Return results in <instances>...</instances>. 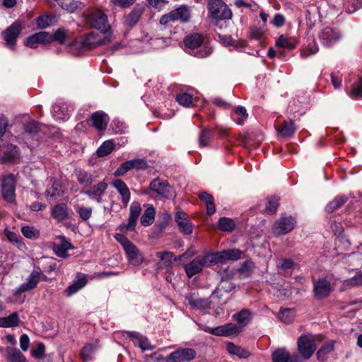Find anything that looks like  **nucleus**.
Returning a JSON list of instances; mask_svg holds the SVG:
<instances>
[{
    "label": "nucleus",
    "mask_w": 362,
    "mask_h": 362,
    "mask_svg": "<svg viewBox=\"0 0 362 362\" xmlns=\"http://www.w3.org/2000/svg\"><path fill=\"white\" fill-rule=\"evenodd\" d=\"M134 204L135 203L132 202L131 205V214L128 223L121 224L119 226L121 233H116L115 235V238L122 245L129 262L133 265H134L136 262V247L123 233H126L128 231H133L136 228V206Z\"/></svg>",
    "instance_id": "1"
},
{
    "label": "nucleus",
    "mask_w": 362,
    "mask_h": 362,
    "mask_svg": "<svg viewBox=\"0 0 362 362\" xmlns=\"http://www.w3.org/2000/svg\"><path fill=\"white\" fill-rule=\"evenodd\" d=\"M184 43L185 52L198 58L206 57L213 52L211 46L203 44V38L199 33L187 36Z\"/></svg>",
    "instance_id": "2"
},
{
    "label": "nucleus",
    "mask_w": 362,
    "mask_h": 362,
    "mask_svg": "<svg viewBox=\"0 0 362 362\" xmlns=\"http://www.w3.org/2000/svg\"><path fill=\"white\" fill-rule=\"evenodd\" d=\"M209 16L216 20H228L232 11L222 0H210L208 3Z\"/></svg>",
    "instance_id": "3"
},
{
    "label": "nucleus",
    "mask_w": 362,
    "mask_h": 362,
    "mask_svg": "<svg viewBox=\"0 0 362 362\" xmlns=\"http://www.w3.org/2000/svg\"><path fill=\"white\" fill-rule=\"evenodd\" d=\"M86 22L92 28L106 33L110 30L107 15L100 9H95L86 17Z\"/></svg>",
    "instance_id": "4"
},
{
    "label": "nucleus",
    "mask_w": 362,
    "mask_h": 362,
    "mask_svg": "<svg viewBox=\"0 0 362 362\" xmlns=\"http://www.w3.org/2000/svg\"><path fill=\"white\" fill-rule=\"evenodd\" d=\"M190 18L191 13L189 7L186 5H182L171 11L169 13L162 16L160 19V23L161 25H168L175 21L187 23L189 21Z\"/></svg>",
    "instance_id": "5"
},
{
    "label": "nucleus",
    "mask_w": 362,
    "mask_h": 362,
    "mask_svg": "<svg viewBox=\"0 0 362 362\" xmlns=\"http://www.w3.org/2000/svg\"><path fill=\"white\" fill-rule=\"evenodd\" d=\"M24 28L23 21L17 20L8 26L3 33L2 37L6 46L13 50L16 47V40Z\"/></svg>",
    "instance_id": "6"
},
{
    "label": "nucleus",
    "mask_w": 362,
    "mask_h": 362,
    "mask_svg": "<svg viewBox=\"0 0 362 362\" xmlns=\"http://www.w3.org/2000/svg\"><path fill=\"white\" fill-rule=\"evenodd\" d=\"M315 337L310 334L301 335L298 340V350L303 361L308 359L316 350Z\"/></svg>",
    "instance_id": "7"
},
{
    "label": "nucleus",
    "mask_w": 362,
    "mask_h": 362,
    "mask_svg": "<svg viewBox=\"0 0 362 362\" xmlns=\"http://www.w3.org/2000/svg\"><path fill=\"white\" fill-rule=\"evenodd\" d=\"M209 253L202 257H196L185 266L187 276L192 278L195 274L201 272L204 267H210L214 264L212 259L209 257Z\"/></svg>",
    "instance_id": "8"
},
{
    "label": "nucleus",
    "mask_w": 362,
    "mask_h": 362,
    "mask_svg": "<svg viewBox=\"0 0 362 362\" xmlns=\"http://www.w3.org/2000/svg\"><path fill=\"white\" fill-rule=\"evenodd\" d=\"M243 251L239 249H228L209 253L214 264H223L227 261H236L241 258Z\"/></svg>",
    "instance_id": "9"
},
{
    "label": "nucleus",
    "mask_w": 362,
    "mask_h": 362,
    "mask_svg": "<svg viewBox=\"0 0 362 362\" xmlns=\"http://www.w3.org/2000/svg\"><path fill=\"white\" fill-rule=\"evenodd\" d=\"M150 188L165 199H174L176 196L174 188L166 180L159 178L154 179L150 183Z\"/></svg>",
    "instance_id": "10"
},
{
    "label": "nucleus",
    "mask_w": 362,
    "mask_h": 362,
    "mask_svg": "<svg viewBox=\"0 0 362 362\" xmlns=\"http://www.w3.org/2000/svg\"><path fill=\"white\" fill-rule=\"evenodd\" d=\"M320 42L325 47H332L341 37L340 32L335 28L327 26L318 35Z\"/></svg>",
    "instance_id": "11"
},
{
    "label": "nucleus",
    "mask_w": 362,
    "mask_h": 362,
    "mask_svg": "<svg viewBox=\"0 0 362 362\" xmlns=\"http://www.w3.org/2000/svg\"><path fill=\"white\" fill-rule=\"evenodd\" d=\"M204 331L215 336L223 337L237 336L242 332L240 327L231 322L214 328L207 327Z\"/></svg>",
    "instance_id": "12"
},
{
    "label": "nucleus",
    "mask_w": 362,
    "mask_h": 362,
    "mask_svg": "<svg viewBox=\"0 0 362 362\" xmlns=\"http://www.w3.org/2000/svg\"><path fill=\"white\" fill-rule=\"evenodd\" d=\"M109 38L105 37H102L100 35L91 32L88 33L81 43L74 42L70 45V47H85L87 49H92L95 47L105 44L108 42Z\"/></svg>",
    "instance_id": "13"
},
{
    "label": "nucleus",
    "mask_w": 362,
    "mask_h": 362,
    "mask_svg": "<svg viewBox=\"0 0 362 362\" xmlns=\"http://www.w3.org/2000/svg\"><path fill=\"white\" fill-rule=\"evenodd\" d=\"M1 191L3 198L8 202L12 203L16 199V179L11 174L6 175L2 179Z\"/></svg>",
    "instance_id": "14"
},
{
    "label": "nucleus",
    "mask_w": 362,
    "mask_h": 362,
    "mask_svg": "<svg viewBox=\"0 0 362 362\" xmlns=\"http://www.w3.org/2000/svg\"><path fill=\"white\" fill-rule=\"evenodd\" d=\"M296 223L293 216H282L274 223L273 232L277 235L287 234L294 228Z\"/></svg>",
    "instance_id": "15"
},
{
    "label": "nucleus",
    "mask_w": 362,
    "mask_h": 362,
    "mask_svg": "<svg viewBox=\"0 0 362 362\" xmlns=\"http://www.w3.org/2000/svg\"><path fill=\"white\" fill-rule=\"evenodd\" d=\"M196 355L197 353L193 349H180L169 354L165 358V362H189Z\"/></svg>",
    "instance_id": "16"
},
{
    "label": "nucleus",
    "mask_w": 362,
    "mask_h": 362,
    "mask_svg": "<svg viewBox=\"0 0 362 362\" xmlns=\"http://www.w3.org/2000/svg\"><path fill=\"white\" fill-rule=\"evenodd\" d=\"M142 36L137 39L139 42L144 43L141 47V52L148 51L151 49H158L165 47L167 45V40L164 37H149L148 33L141 32Z\"/></svg>",
    "instance_id": "17"
},
{
    "label": "nucleus",
    "mask_w": 362,
    "mask_h": 362,
    "mask_svg": "<svg viewBox=\"0 0 362 362\" xmlns=\"http://www.w3.org/2000/svg\"><path fill=\"white\" fill-rule=\"evenodd\" d=\"M52 42L51 34L48 32L40 31L26 38L25 45L30 48H36L38 44H49Z\"/></svg>",
    "instance_id": "18"
},
{
    "label": "nucleus",
    "mask_w": 362,
    "mask_h": 362,
    "mask_svg": "<svg viewBox=\"0 0 362 362\" xmlns=\"http://www.w3.org/2000/svg\"><path fill=\"white\" fill-rule=\"evenodd\" d=\"M272 356L273 362H303V358L299 354H291L284 348L275 350Z\"/></svg>",
    "instance_id": "19"
},
{
    "label": "nucleus",
    "mask_w": 362,
    "mask_h": 362,
    "mask_svg": "<svg viewBox=\"0 0 362 362\" xmlns=\"http://www.w3.org/2000/svg\"><path fill=\"white\" fill-rule=\"evenodd\" d=\"M332 291L330 282L325 279H320L313 282L314 296L317 299L327 297Z\"/></svg>",
    "instance_id": "20"
},
{
    "label": "nucleus",
    "mask_w": 362,
    "mask_h": 362,
    "mask_svg": "<svg viewBox=\"0 0 362 362\" xmlns=\"http://www.w3.org/2000/svg\"><path fill=\"white\" fill-rule=\"evenodd\" d=\"M40 275L38 273V270H33L26 279L25 282L16 288V293L21 294L35 288L40 282Z\"/></svg>",
    "instance_id": "21"
},
{
    "label": "nucleus",
    "mask_w": 362,
    "mask_h": 362,
    "mask_svg": "<svg viewBox=\"0 0 362 362\" xmlns=\"http://www.w3.org/2000/svg\"><path fill=\"white\" fill-rule=\"evenodd\" d=\"M109 121L108 115L103 111H97L93 113L90 118V124L100 132L106 129Z\"/></svg>",
    "instance_id": "22"
},
{
    "label": "nucleus",
    "mask_w": 362,
    "mask_h": 362,
    "mask_svg": "<svg viewBox=\"0 0 362 362\" xmlns=\"http://www.w3.org/2000/svg\"><path fill=\"white\" fill-rule=\"evenodd\" d=\"M107 187L108 185L105 182L102 181L90 187L89 189L82 192V193L86 194L90 199L96 201L98 203H100Z\"/></svg>",
    "instance_id": "23"
},
{
    "label": "nucleus",
    "mask_w": 362,
    "mask_h": 362,
    "mask_svg": "<svg viewBox=\"0 0 362 362\" xmlns=\"http://www.w3.org/2000/svg\"><path fill=\"white\" fill-rule=\"evenodd\" d=\"M175 218L180 232L185 235H189L192 233L193 226L189 221L187 214L178 211L175 214Z\"/></svg>",
    "instance_id": "24"
},
{
    "label": "nucleus",
    "mask_w": 362,
    "mask_h": 362,
    "mask_svg": "<svg viewBox=\"0 0 362 362\" xmlns=\"http://www.w3.org/2000/svg\"><path fill=\"white\" fill-rule=\"evenodd\" d=\"M252 315V313L249 309L244 308L233 314L232 317L237 322L238 327H240L243 330V328L250 322Z\"/></svg>",
    "instance_id": "25"
},
{
    "label": "nucleus",
    "mask_w": 362,
    "mask_h": 362,
    "mask_svg": "<svg viewBox=\"0 0 362 362\" xmlns=\"http://www.w3.org/2000/svg\"><path fill=\"white\" fill-rule=\"evenodd\" d=\"M112 185L120 194L123 204L127 206L130 200V192L127 185L121 180H116L112 182Z\"/></svg>",
    "instance_id": "26"
},
{
    "label": "nucleus",
    "mask_w": 362,
    "mask_h": 362,
    "mask_svg": "<svg viewBox=\"0 0 362 362\" xmlns=\"http://www.w3.org/2000/svg\"><path fill=\"white\" fill-rule=\"evenodd\" d=\"M52 114L57 120H66L69 117V111L65 104H55L52 107Z\"/></svg>",
    "instance_id": "27"
},
{
    "label": "nucleus",
    "mask_w": 362,
    "mask_h": 362,
    "mask_svg": "<svg viewBox=\"0 0 362 362\" xmlns=\"http://www.w3.org/2000/svg\"><path fill=\"white\" fill-rule=\"evenodd\" d=\"M227 351L232 355H235L240 358H247L250 356V353L247 349L237 346L232 342L226 344Z\"/></svg>",
    "instance_id": "28"
},
{
    "label": "nucleus",
    "mask_w": 362,
    "mask_h": 362,
    "mask_svg": "<svg viewBox=\"0 0 362 362\" xmlns=\"http://www.w3.org/2000/svg\"><path fill=\"white\" fill-rule=\"evenodd\" d=\"M276 131L283 137L291 136L296 131V127L293 121L291 119L284 121L281 127L276 128Z\"/></svg>",
    "instance_id": "29"
},
{
    "label": "nucleus",
    "mask_w": 362,
    "mask_h": 362,
    "mask_svg": "<svg viewBox=\"0 0 362 362\" xmlns=\"http://www.w3.org/2000/svg\"><path fill=\"white\" fill-rule=\"evenodd\" d=\"M61 239L62 242L60 244L54 245V251L58 257L65 258L69 255L68 250L73 248V246L64 238H61Z\"/></svg>",
    "instance_id": "30"
},
{
    "label": "nucleus",
    "mask_w": 362,
    "mask_h": 362,
    "mask_svg": "<svg viewBox=\"0 0 362 362\" xmlns=\"http://www.w3.org/2000/svg\"><path fill=\"white\" fill-rule=\"evenodd\" d=\"M170 219L171 214L168 211H165L160 214V216L154 226L157 233H160L167 227Z\"/></svg>",
    "instance_id": "31"
},
{
    "label": "nucleus",
    "mask_w": 362,
    "mask_h": 362,
    "mask_svg": "<svg viewBox=\"0 0 362 362\" xmlns=\"http://www.w3.org/2000/svg\"><path fill=\"white\" fill-rule=\"evenodd\" d=\"M52 215L59 221H64L68 216L67 206L64 204L56 205L52 210Z\"/></svg>",
    "instance_id": "32"
},
{
    "label": "nucleus",
    "mask_w": 362,
    "mask_h": 362,
    "mask_svg": "<svg viewBox=\"0 0 362 362\" xmlns=\"http://www.w3.org/2000/svg\"><path fill=\"white\" fill-rule=\"evenodd\" d=\"M19 317L17 313H13L7 317L0 318V327H12L18 326Z\"/></svg>",
    "instance_id": "33"
},
{
    "label": "nucleus",
    "mask_w": 362,
    "mask_h": 362,
    "mask_svg": "<svg viewBox=\"0 0 362 362\" xmlns=\"http://www.w3.org/2000/svg\"><path fill=\"white\" fill-rule=\"evenodd\" d=\"M156 211L153 206H149L144 211V214L141 217V223L144 226L151 225L155 219Z\"/></svg>",
    "instance_id": "34"
},
{
    "label": "nucleus",
    "mask_w": 362,
    "mask_h": 362,
    "mask_svg": "<svg viewBox=\"0 0 362 362\" xmlns=\"http://www.w3.org/2000/svg\"><path fill=\"white\" fill-rule=\"evenodd\" d=\"M6 353L9 362H26L25 356L16 348L8 347Z\"/></svg>",
    "instance_id": "35"
},
{
    "label": "nucleus",
    "mask_w": 362,
    "mask_h": 362,
    "mask_svg": "<svg viewBox=\"0 0 362 362\" xmlns=\"http://www.w3.org/2000/svg\"><path fill=\"white\" fill-rule=\"evenodd\" d=\"M347 200L348 197L345 195L336 197L327 204L326 206V211L329 213H332L340 208Z\"/></svg>",
    "instance_id": "36"
},
{
    "label": "nucleus",
    "mask_w": 362,
    "mask_h": 362,
    "mask_svg": "<svg viewBox=\"0 0 362 362\" xmlns=\"http://www.w3.org/2000/svg\"><path fill=\"white\" fill-rule=\"evenodd\" d=\"M86 283L87 281L84 277L77 279L65 290L66 296H71L77 293L80 289L86 286Z\"/></svg>",
    "instance_id": "37"
},
{
    "label": "nucleus",
    "mask_w": 362,
    "mask_h": 362,
    "mask_svg": "<svg viewBox=\"0 0 362 362\" xmlns=\"http://www.w3.org/2000/svg\"><path fill=\"white\" fill-rule=\"evenodd\" d=\"M343 288H350L355 286H362V272L357 273L354 276L344 280L342 284Z\"/></svg>",
    "instance_id": "38"
},
{
    "label": "nucleus",
    "mask_w": 362,
    "mask_h": 362,
    "mask_svg": "<svg viewBox=\"0 0 362 362\" xmlns=\"http://www.w3.org/2000/svg\"><path fill=\"white\" fill-rule=\"evenodd\" d=\"M156 256L166 267L170 266L173 262L176 260L174 254L168 251L157 252Z\"/></svg>",
    "instance_id": "39"
},
{
    "label": "nucleus",
    "mask_w": 362,
    "mask_h": 362,
    "mask_svg": "<svg viewBox=\"0 0 362 362\" xmlns=\"http://www.w3.org/2000/svg\"><path fill=\"white\" fill-rule=\"evenodd\" d=\"M95 344H88L83 346L81 350V356L85 361H88L92 358L93 355L97 350Z\"/></svg>",
    "instance_id": "40"
},
{
    "label": "nucleus",
    "mask_w": 362,
    "mask_h": 362,
    "mask_svg": "<svg viewBox=\"0 0 362 362\" xmlns=\"http://www.w3.org/2000/svg\"><path fill=\"white\" fill-rule=\"evenodd\" d=\"M136 166V160L133 159L131 160L123 163L119 167L115 170L114 175L117 177L124 175L129 170L134 168Z\"/></svg>",
    "instance_id": "41"
},
{
    "label": "nucleus",
    "mask_w": 362,
    "mask_h": 362,
    "mask_svg": "<svg viewBox=\"0 0 362 362\" xmlns=\"http://www.w3.org/2000/svg\"><path fill=\"white\" fill-rule=\"evenodd\" d=\"M334 341H331L322 346L317 353L318 360L325 361L326 359L327 354L334 350Z\"/></svg>",
    "instance_id": "42"
},
{
    "label": "nucleus",
    "mask_w": 362,
    "mask_h": 362,
    "mask_svg": "<svg viewBox=\"0 0 362 362\" xmlns=\"http://www.w3.org/2000/svg\"><path fill=\"white\" fill-rule=\"evenodd\" d=\"M114 149V144L112 141H105L97 150V155L103 157L110 154Z\"/></svg>",
    "instance_id": "43"
},
{
    "label": "nucleus",
    "mask_w": 362,
    "mask_h": 362,
    "mask_svg": "<svg viewBox=\"0 0 362 362\" xmlns=\"http://www.w3.org/2000/svg\"><path fill=\"white\" fill-rule=\"evenodd\" d=\"M176 101L185 107H189L192 104V96L189 93L182 92L177 95Z\"/></svg>",
    "instance_id": "44"
},
{
    "label": "nucleus",
    "mask_w": 362,
    "mask_h": 362,
    "mask_svg": "<svg viewBox=\"0 0 362 362\" xmlns=\"http://www.w3.org/2000/svg\"><path fill=\"white\" fill-rule=\"evenodd\" d=\"M218 226L221 230L229 232L235 228V223L231 218L222 217L218 220Z\"/></svg>",
    "instance_id": "45"
},
{
    "label": "nucleus",
    "mask_w": 362,
    "mask_h": 362,
    "mask_svg": "<svg viewBox=\"0 0 362 362\" xmlns=\"http://www.w3.org/2000/svg\"><path fill=\"white\" fill-rule=\"evenodd\" d=\"M318 46L315 41L309 43L307 47L300 51V57L303 58L309 57L318 52Z\"/></svg>",
    "instance_id": "46"
},
{
    "label": "nucleus",
    "mask_w": 362,
    "mask_h": 362,
    "mask_svg": "<svg viewBox=\"0 0 362 362\" xmlns=\"http://www.w3.org/2000/svg\"><path fill=\"white\" fill-rule=\"evenodd\" d=\"M276 45L288 49H293L296 47V44L283 35L279 37L276 41Z\"/></svg>",
    "instance_id": "47"
},
{
    "label": "nucleus",
    "mask_w": 362,
    "mask_h": 362,
    "mask_svg": "<svg viewBox=\"0 0 362 362\" xmlns=\"http://www.w3.org/2000/svg\"><path fill=\"white\" fill-rule=\"evenodd\" d=\"M294 310L291 308H281L279 313L280 320L284 322H291L294 318Z\"/></svg>",
    "instance_id": "48"
},
{
    "label": "nucleus",
    "mask_w": 362,
    "mask_h": 362,
    "mask_svg": "<svg viewBox=\"0 0 362 362\" xmlns=\"http://www.w3.org/2000/svg\"><path fill=\"white\" fill-rule=\"evenodd\" d=\"M77 180L83 186H88L92 184V175L83 170L78 171Z\"/></svg>",
    "instance_id": "49"
},
{
    "label": "nucleus",
    "mask_w": 362,
    "mask_h": 362,
    "mask_svg": "<svg viewBox=\"0 0 362 362\" xmlns=\"http://www.w3.org/2000/svg\"><path fill=\"white\" fill-rule=\"evenodd\" d=\"M350 95L355 98L362 97V77L351 86Z\"/></svg>",
    "instance_id": "50"
},
{
    "label": "nucleus",
    "mask_w": 362,
    "mask_h": 362,
    "mask_svg": "<svg viewBox=\"0 0 362 362\" xmlns=\"http://www.w3.org/2000/svg\"><path fill=\"white\" fill-rule=\"evenodd\" d=\"M52 42L57 41L60 44H64L68 37L66 31L64 29H58L54 34H51Z\"/></svg>",
    "instance_id": "51"
},
{
    "label": "nucleus",
    "mask_w": 362,
    "mask_h": 362,
    "mask_svg": "<svg viewBox=\"0 0 362 362\" xmlns=\"http://www.w3.org/2000/svg\"><path fill=\"white\" fill-rule=\"evenodd\" d=\"M212 132L209 129H205L202 131L199 137V143L202 146H206L208 143L210 141L211 138Z\"/></svg>",
    "instance_id": "52"
},
{
    "label": "nucleus",
    "mask_w": 362,
    "mask_h": 362,
    "mask_svg": "<svg viewBox=\"0 0 362 362\" xmlns=\"http://www.w3.org/2000/svg\"><path fill=\"white\" fill-rule=\"evenodd\" d=\"M76 211L83 221L88 220L92 215V209L90 207L78 206Z\"/></svg>",
    "instance_id": "53"
},
{
    "label": "nucleus",
    "mask_w": 362,
    "mask_h": 362,
    "mask_svg": "<svg viewBox=\"0 0 362 362\" xmlns=\"http://www.w3.org/2000/svg\"><path fill=\"white\" fill-rule=\"evenodd\" d=\"M21 232L25 238L29 239L36 238L39 234L37 230L28 226L22 227Z\"/></svg>",
    "instance_id": "54"
},
{
    "label": "nucleus",
    "mask_w": 362,
    "mask_h": 362,
    "mask_svg": "<svg viewBox=\"0 0 362 362\" xmlns=\"http://www.w3.org/2000/svg\"><path fill=\"white\" fill-rule=\"evenodd\" d=\"M235 113L239 116L236 120L238 124H242L244 120L248 117L246 109L243 106H238L235 109Z\"/></svg>",
    "instance_id": "55"
},
{
    "label": "nucleus",
    "mask_w": 362,
    "mask_h": 362,
    "mask_svg": "<svg viewBox=\"0 0 362 362\" xmlns=\"http://www.w3.org/2000/svg\"><path fill=\"white\" fill-rule=\"evenodd\" d=\"M279 206L278 199L274 197L270 199L266 205L265 211L269 214H273L276 212Z\"/></svg>",
    "instance_id": "56"
},
{
    "label": "nucleus",
    "mask_w": 362,
    "mask_h": 362,
    "mask_svg": "<svg viewBox=\"0 0 362 362\" xmlns=\"http://www.w3.org/2000/svg\"><path fill=\"white\" fill-rule=\"evenodd\" d=\"M137 341L139 342V346L143 350H153L155 349V346L151 344L149 340L144 337H140L137 335Z\"/></svg>",
    "instance_id": "57"
},
{
    "label": "nucleus",
    "mask_w": 362,
    "mask_h": 362,
    "mask_svg": "<svg viewBox=\"0 0 362 362\" xmlns=\"http://www.w3.org/2000/svg\"><path fill=\"white\" fill-rule=\"evenodd\" d=\"M51 20L49 16H40L36 19V23L39 28L43 29L49 25Z\"/></svg>",
    "instance_id": "58"
},
{
    "label": "nucleus",
    "mask_w": 362,
    "mask_h": 362,
    "mask_svg": "<svg viewBox=\"0 0 362 362\" xmlns=\"http://www.w3.org/2000/svg\"><path fill=\"white\" fill-rule=\"evenodd\" d=\"M294 262L292 259L286 258L282 259L278 264L277 267L280 269L286 271L293 269Z\"/></svg>",
    "instance_id": "59"
},
{
    "label": "nucleus",
    "mask_w": 362,
    "mask_h": 362,
    "mask_svg": "<svg viewBox=\"0 0 362 362\" xmlns=\"http://www.w3.org/2000/svg\"><path fill=\"white\" fill-rule=\"evenodd\" d=\"M253 267V263L251 261H245L242 264L239 271L241 274L248 276L252 272Z\"/></svg>",
    "instance_id": "60"
},
{
    "label": "nucleus",
    "mask_w": 362,
    "mask_h": 362,
    "mask_svg": "<svg viewBox=\"0 0 362 362\" xmlns=\"http://www.w3.org/2000/svg\"><path fill=\"white\" fill-rule=\"evenodd\" d=\"M24 129L27 133L35 134L39 131V126L35 121H30L25 124Z\"/></svg>",
    "instance_id": "61"
},
{
    "label": "nucleus",
    "mask_w": 362,
    "mask_h": 362,
    "mask_svg": "<svg viewBox=\"0 0 362 362\" xmlns=\"http://www.w3.org/2000/svg\"><path fill=\"white\" fill-rule=\"evenodd\" d=\"M135 0H110V2L122 8H128L134 3Z\"/></svg>",
    "instance_id": "62"
},
{
    "label": "nucleus",
    "mask_w": 362,
    "mask_h": 362,
    "mask_svg": "<svg viewBox=\"0 0 362 362\" xmlns=\"http://www.w3.org/2000/svg\"><path fill=\"white\" fill-rule=\"evenodd\" d=\"M45 351V345L43 344H39L35 349L32 350V355L37 358H40L43 356Z\"/></svg>",
    "instance_id": "63"
},
{
    "label": "nucleus",
    "mask_w": 362,
    "mask_h": 362,
    "mask_svg": "<svg viewBox=\"0 0 362 362\" xmlns=\"http://www.w3.org/2000/svg\"><path fill=\"white\" fill-rule=\"evenodd\" d=\"M285 23V18L282 14L276 13L274 15L272 23L276 28H280L284 25Z\"/></svg>",
    "instance_id": "64"
}]
</instances>
